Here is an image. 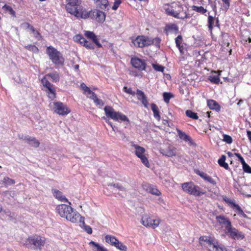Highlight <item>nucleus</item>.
<instances>
[{"mask_svg": "<svg viewBox=\"0 0 251 251\" xmlns=\"http://www.w3.org/2000/svg\"><path fill=\"white\" fill-rule=\"evenodd\" d=\"M78 0H68V3L66 6L67 11L72 15L78 18L85 19L89 16L90 13L79 4Z\"/></svg>", "mask_w": 251, "mask_h": 251, "instance_id": "1", "label": "nucleus"}, {"mask_svg": "<svg viewBox=\"0 0 251 251\" xmlns=\"http://www.w3.org/2000/svg\"><path fill=\"white\" fill-rule=\"evenodd\" d=\"M165 10L168 15L177 19H184L189 17L186 12L183 15L180 14L183 8L181 5L176 3H172Z\"/></svg>", "mask_w": 251, "mask_h": 251, "instance_id": "2", "label": "nucleus"}, {"mask_svg": "<svg viewBox=\"0 0 251 251\" xmlns=\"http://www.w3.org/2000/svg\"><path fill=\"white\" fill-rule=\"evenodd\" d=\"M104 110L107 117L109 118L118 122H126L127 124L129 123L128 118L120 112H117L111 106H106Z\"/></svg>", "mask_w": 251, "mask_h": 251, "instance_id": "3", "label": "nucleus"}, {"mask_svg": "<svg viewBox=\"0 0 251 251\" xmlns=\"http://www.w3.org/2000/svg\"><path fill=\"white\" fill-rule=\"evenodd\" d=\"M45 243V238L37 235H33L26 239L25 244L29 247L32 246L34 250H41Z\"/></svg>", "mask_w": 251, "mask_h": 251, "instance_id": "4", "label": "nucleus"}, {"mask_svg": "<svg viewBox=\"0 0 251 251\" xmlns=\"http://www.w3.org/2000/svg\"><path fill=\"white\" fill-rule=\"evenodd\" d=\"M49 106L54 113L59 115L65 116L71 112V110L67 106L60 101H55L50 103Z\"/></svg>", "mask_w": 251, "mask_h": 251, "instance_id": "5", "label": "nucleus"}, {"mask_svg": "<svg viewBox=\"0 0 251 251\" xmlns=\"http://www.w3.org/2000/svg\"><path fill=\"white\" fill-rule=\"evenodd\" d=\"M181 187L184 192L195 196H199L204 194L199 186L195 185L192 182L182 183Z\"/></svg>", "mask_w": 251, "mask_h": 251, "instance_id": "6", "label": "nucleus"}, {"mask_svg": "<svg viewBox=\"0 0 251 251\" xmlns=\"http://www.w3.org/2000/svg\"><path fill=\"white\" fill-rule=\"evenodd\" d=\"M47 52L53 62L58 61V63H63L64 62L62 54L56 49L51 46L47 48Z\"/></svg>", "mask_w": 251, "mask_h": 251, "instance_id": "7", "label": "nucleus"}, {"mask_svg": "<svg viewBox=\"0 0 251 251\" xmlns=\"http://www.w3.org/2000/svg\"><path fill=\"white\" fill-rule=\"evenodd\" d=\"M132 43L136 47L143 48L151 45L150 38L145 36H138L135 39H132Z\"/></svg>", "mask_w": 251, "mask_h": 251, "instance_id": "8", "label": "nucleus"}, {"mask_svg": "<svg viewBox=\"0 0 251 251\" xmlns=\"http://www.w3.org/2000/svg\"><path fill=\"white\" fill-rule=\"evenodd\" d=\"M143 225L146 227H152L153 228L157 227L160 223L159 219H152L147 214H145L141 220Z\"/></svg>", "mask_w": 251, "mask_h": 251, "instance_id": "9", "label": "nucleus"}, {"mask_svg": "<svg viewBox=\"0 0 251 251\" xmlns=\"http://www.w3.org/2000/svg\"><path fill=\"white\" fill-rule=\"evenodd\" d=\"M70 205V204H59L56 206V210L61 217L65 218L70 212H72V207Z\"/></svg>", "mask_w": 251, "mask_h": 251, "instance_id": "10", "label": "nucleus"}, {"mask_svg": "<svg viewBox=\"0 0 251 251\" xmlns=\"http://www.w3.org/2000/svg\"><path fill=\"white\" fill-rule=\"evenodd\" d=\"M82 217L76 211L72 208V212H70L69 214L67 215L65 219L72 223H78L79 221H82Z\"/></svg>", "mask_w": 251, "mask_h": 251, "instance_id": "11", "label": "nucleus"}, {"mask_svg": "<svg viewBox=\"0 0 251 251\" xmlns=\"http://www.w3.org/2000/svg\"><path fill=\"white\" fill-rule=\"evenodd\" d=\"M19 139L23 140L33 147H38L40 145L39 141L33 137L23 134L19 135Z\"/></svg>", "mask_w": 251, "mask_h": 251, "instance_id": "12", "label": "nucleus"}, {"mask_svg": "<svg viewBox=\"0 0 251 251\" xmlns=\"http://www.w3.org/2000/svg\"><path fill=\"white\" fill-rule=\"evenodd\" d=\"M226 232L229 233V236L234 239H243L245 237L242 232L238 231L234 227H232V226L228 228Z\"/></svg>", "mask_w": 251, "mask_h": 251, "instance_id": "13", "label": "nucleus"}, {"mask_svg": "<svg viewBox=\"0 0 251 251\" xmlns=\"http://www.w3.org/2000/svg\"><path fill=\"white\" fill-rule=\"evenodd\" d=\"M146 64H131V67L129 69L130 73L134 75H139V72L145 70Z\"/></svg>", "mask_w": 251, "mask_h": 251, "instance_id": "14", "label": "nucleus"}, {"mask_svg": "<svg viewBox=\"0 0 251 251\" xmlns=\"http://www.w3.org/2000/svg\"><path fill=\"white\" fill-rule=\"evenodd\" d=\"M160 152L167 157H173L176 155V149L170 146L166 149H160Z\"/></svg>", "mask_w": 251, "mask_h": 251, "instance_id": "15", "label": "nucleus"}, {"mask_svg": "<svg viewBox=\"0 0 251 251\" xmlns=\"http://www.w3.org/2000/svg\"><path fill=\"white\" fill-rule=\"evenodd\" d=\"M216 219L220 225H223L225 227L226 231L232 226L229 220L224 216H218L216 217Z\"/></svg>", "mask_w": 251, "mask_h": 251, "instance_id": "16", "label": "nucleus"}, {"mask_svg": "<svg viewBox=\"0 0 251 251\" xmlns=\"http://www.w3.org/2000/svg\"><path fill=\"white\" fill-rule=\"evenodd\" d=\"M88 13H90L89 17L93 15V16L96 17V19L99 22L102 23L105 21V15L104 12L100 10H94L93 11H90Z\"/></svg>", "mask_w": 251, "mask_h": 251, "instance_id": "17", "label": "nucleus"}, {"mask_svg": "<svg viewBox=\"0 0 251 251\" xmlns=\"http://www.w3.org/2000/svg\"><path fill=\"white\" fill-rule=\"evenodd\" d=\"M143 188L144 190L152 195L156 196H159L161 195V192L157 189V188L152 185L149 184H145L143 185Z\"/></svg>", "mask_w": 251, "mask_h": 251, "instance_id": "18", "label": "nucleus"}, {"mask_svg": "<svg viewBox=\"0 0 251 251\" xmlns=\"http://www.w3.org/2000/svg\"><path fill=\"white\" fill-rule=\"evenodd\" d=\"M53 196L58 200L62 202H66L68 203L69 204L71 205V203L68 201V199L62 194V193L58 190H52Z\"/></svg>", "mask_w": 251, "mask_h": 251, "instance_id": "19", "label": "nucleus"}, {"mask_svg": "<svg viewBox=\"0 0 251 251\" xmlns=\"http://www.w3.org/2000/svg\"><path fill=\"white\" fill-rule=\"evenodd\" d=\"M135 95H136L137 99L141 101L144 106L146 108H148V101L144 93L141 90H137V92H135Z\"/></svg>", "mask_w": 251, "mask_h": 251, "instance_id": "20", "label": "nucleus"}, {"mask_svg": "<svg viewBox=\"0 0 251 251\" xmlns=\"http://www.w3.org/2000/svg\"><path fill=\"white\" fill-rule=\"evenodd\" d=\"M84 35L88 39H91L93 43H95L99 48L101 47V45L98 41L97 36L94 32L90 31H85Z\"/></svg>", "mask_w": 251, "mask_h": 251, "instance_id": "21", "label": "nucleus"}, {"mask_svg": "<svg viewBox=\"0 0 251 251\" xmlns=\"http://www.w3.org/2000/svg\"><path fill=\"white\" fill-rule=\"evenodd\" d=\"M131 146L134 148V152L138 157L145 153L146 150L143 147L136 145L133 142L131 143Z\"/></svg>", "mask_w": 251, "mask_h": 251, "instance_id": "22", "label": "nucleus"}, {"mask_svg": "<svg viewBox=\"0 0 251 251\" xmlns=\"http://www.w3.org/2000/svg\"><path fill=\"white\" fill-rule=\"evenodd\" d=\"M201 177H202L205 180L209 182L213 185H216V182L211 177L208 176L207 174L200 171H198L197 173Z\"/></svg>", "mask_w": 251, "mask_h": 251, "instance_id": "23", "label": "nucleus"}, {"mask_svg": "<svg viewBox=\"0 0 251 251\" xmlns=\"http://www.w3.org/2000/svg\"><path fill=\"white\" fill-rule=\"evenodd\" d=\"M207 103L210 109L215 110L216 111H219L220 110L221 107L215 100H208Z\"/></svg>", "mask_w": 251, "mask_h": 251, "instance_id": "24", "label": "nucleus"}, {"mask_svg": "<svg viewBox=\"0 0 251 251\" xmlns=\"http://www.w3.org/2000/svg\"><path fill=\"white\" fill-rule=\"evenodd\" d=\"M177 132L180 139L184 140L185 142L191 143L192 140L191 137L186 134L185 132L182 131L179 129H176Z\"/></svg>", "mask_w": 251, "mask_h": 251, "instance_id": "25", "label": "nucleus"}, {"mask_svg": "<svg viewBox=\"0 0 251 251\" xmlns=\"http://www.w3.org/2000/svg\"><path fill=\"white\" fill-rule=\"evenodd\" d=\"M218 243L212 239L210 241H207L205 246L209 251H215Z\"/></svg>", "mask_w": 251, "mask_h": 251, "instance_id": "26", "label": "nucleus"}, {"mask_svg": "<svg viewBox=\"0 0 251 251\" xmlns=\"http://www.w3.org/2000/svg\"><path fill=\"white\" fill-rule=\"evenodd\" d=\"M45 91L50 99L53 100L56 97L55 90L53 85L46 88Z\"/></svg>", "mask_w": 251, "mask_h": 251, "instance_id": "27", "label": "nucleus"}, {"mask_svg": "<svg viewBox=\"0 0 251 251\" xmlns=\"http://www.w3.org/2000/svg\"><path fill=\"white\" fill-rule=\"evenodd\" d=\"M88 98L93 100L94 102L97 105L102 106L104 104L103 101L101 100L98 99L96 94L94 92L91 93V95L90 96H88Z\"/></svg>", "mask_w": 251, "mask_h": 251, "instance_id": "28", "label": "nucleus"}, {"mask_svg": "<svg viewBox=\"0 0 251 251\" xmlns=\"http://www.w3.org/2000/svg\"><path fill=\"white\" fill-rule=\"evenodd\" d=\"M15 183L14 179H11L7 176H5L3 179L0 180V184H3L5 186L7 187Z\"/></svg>", "mask_w": 251, "mask_h": 251, "instance_id": "29", "label": "nucleus"}, {"mask_svg": "<svg viewBox=\"0 0 251 251\" xmlns=\"http://www.w3.org/2000/svg\"><path fill=\"white\" fill-rule=\"evenodd\" d=\"M105 241L111 245L114 246L118 240L115 236L107 235L105 236Z\"/></svg>", "mask_w": 251, "mask_h": 251, "instance_id": "30", "label": "nucleus"}, {"mask_svg": "<svg viewBox=\"0 0 251 251\" xmlns=\"http://www.w3.org/2000/svg\"><path fill=\"white\" fill-rule=\"evenodd\" d=\"M89 244L93 246L94 251H108L106 249L94 241H91Z\"/></svg>", "mask_w": 251, "mask_h": 251, "instance_id": "31", "label": "nucleus"}, {"mask_svg": "<svg viewBox=\"0 0 251 251\" xmlns=\"http://www.w3.org/2000/svg\"><path fill=\"white\" fill-rule=\"evenodd\" d=\"M97 5L102 9H108V2L107 0H95Z\"/></svg>", "mask_w": 251, "mask_h": 251, "instance_id": "32", "label": "nucleus"}, {"mask_svg": "<svg viewBox=\"0 0 251 251\" xmlns=\"http://www.w3.org/2000/svg\"><path fill=\"white\" fill-rule=\"evenodd\" d=\"M79 223H80V226L83 227V229L87 233L90 234L92 233V228L90 226L85 224L84 219L83 217H82V221H79Z\"/></svg>", "mask_w": 251, "mask_h": 251, "instance_id": "33", "label": "nucleus"}, {"mask_svg": "<svg viewBox=\"0 0 251 251\" xmlns=\"http://www.w3.org/2000/svg\"><path fill=\"white\" fill-rule=\"evenodd\" d=\"M81 88L83 90V93L86 95V96L88 98V96H90L91 95V93H93L92 92L89 87H88L84 83H82L80 85Z\"/></svg>", "mask_w": 251, "mask_h": 251, "instance_id": "34", "label": "nucleus"}, {"mask_svg": "<svg viewBox=\"0 0 251 251\" xmlns=\"http://www.w3.org/2000/svg\"><path fill=\"white\" fill-rule=\"evenodd\" d=\"M226 160V156L223 155L218 160V163L219 165L225 168L226 169H227L228 168V165L227 163L225 162Z\"/></svg>", "mask_w": 251, "mask_h": 251, "instance_id": "35", "label": "nucleus"}, {"mask_svg": "<svg viewBox=\"0 0 251 251\" xmlns=\"http://www.w3.org/2000/svg\"><path fill=\"white\" fill-rule=\"evenodd\" d=\"M176 46L179 49L180 51L181 52L183 50V47L181 46V43L182 41V38L181 35H178L175 39Z\"/></svg>", "mask_w": 251, "mask_h": 251, "instance_id": "36", "label": "nucleus"}, {"mask_svg": "<svg viewBox=\"0 0 251 251\" xmlns=\"http://www.w3.org/2000/svg\"><path fill=\"white\" fill-rule=\"evenodd\" d=\"M192 8L193 10L197 11L201 14H204L207 11V10L204 8V7H203L202 6H197L193 5Z\"/></svg>", "mask_w": 251, "mask_h": 251, "instance_id": "37", "label": "nucleus"}, {"mask_svg": "<svg viewBox=\"0 0 251 251\" xmlns=\"http://www.w3.org/2000/svg\"><path fill=\"white\" fill-rule=\"evenodd\" d=\"M139 158L142 163L147 167L149 168L150 167V163L149 162L148 159L146 156L145 155V153L141 156H140L138 157Z\"/></svg>", "mask_w": 251, "mask_h": 251, "instance_id": "38", "label": "nucleus"}, {"mask_svg": "<svg viewBox=\"0 0 251 251\" xmlns=\"http://www.w3.org/2000/svg\"><path fill=\"white\" fill-rule=\"evenodd\" d=\"M114 247L121 251H126L127 250V247L119 240L117 241Z\"/></svg>", "mask_w": 251, "mask_h": 251, "instance_id": "39", "label": "nucleus"}, {"mask_svg": "<svg viewBox=\"0 0 251 251\" xmlns=\"http://www.w3.org/2000/svg\"><path fill=\"white\" fill-rule=\"evenodd\" d=\"M185 113L187 117L193 119H198L199 118L196 113H195L190 110H186Z\"/></svg>", "mask_w": 251, "mask_h": 251, "instance_id": "40", "label": "nucleus"}, {"mask_svg": "<svg viewBox=\"0 0 251 251\" xmlns=\"http://www.w3.org/2000/svg\"><path fill=\"white\" fill-rule=\"evenodd\" d=\"M48 76H47V75L44 77L42 80L41 82L44 87L46 88H48L49 87H51L52 84H51L48 80L47 79Z\"/></svg>", "mask_w": 251, "mask_h": 251, "instance_id": "41", "label": "nucleus"}, {"mask_svg": "<svg viewBox=\"0 0 251 251\" xmlns=\"http://www.w3.org/2000/svg\"><path fill=\"white\" fill-rule=\"evenodd\" d=\"M47 76L50 77L53 82H56L59 80V75L56 73L49 74Z\"/></svg>", "mask_w": 251, "mask_h": 251, "instance_id": "42", "label": "nucleus"}, {"mask_svg": "<svg viewBox=\"0 0 251 251\" xmlns=\"http://www.w3.org/2000/svg\"><path fill=\"white\" fill-rule=\"evenodd\" d=\"M209 80L213 83L218 84L220 81L219 75H210L209 76Z\"/></svg>", "mask_w": 251, "mask_h": 251, "instance_id": "43", "label": "nucleus"}, {"mask_svg": "<svg viewBox=\"0 0 251 251\" xmlns=\"http://www.w3.org/2000/svg\"><path fill=\"white\" fill-rule=\"evenodd\" d=\"M2 9L5 11H8L13 17L15 16V12L11 6L5 4L2 7Z\"/></svg>", "mask_w": 251, "mask_h": 251, "instance_id": "44", "label": "nucleus"}, {"mask_svg": "<svg viewBox=\"0 0 251 251\" xmlns=\"http://www.w3.org/2000/svg\"><path fill=\"white\" fill-rule=\"evenodd\" d=\"M164 100L165 102L168 103L173 95L170 93L165 92L163 95Z\"/></svg>", "mask_w": 251, "mask_h": 251, "instance_id": "45", "label": "nucleus"}, {"mask_svg": "<svg viewBox=\"0 0 251 251\" xmlns=\"http://www.w3.org/2000/svg\"><path fill=\"white\" fill-rule=\"evenodd\" d=\"M212 239L211 238L207 236H202L200 237V243L201 245L205 246V244H206V242L207 241H210Z\"/></svg>", "mask_w": 251, "mask_h": 251, "instance_id": "46", "label": "nucleus"}, {"mask_svg": "<svg viewBox=\"0 0 251 251\" xmlns=\"http://www.w3.org/2000/svg\"><path fill=\"white\" fill-rule=\"evenodd\" d=\"M84 44H83L84 47H85L88 49H91L93 50L94 49V45L93 43H92L88 41H87L86 39L85 40Z\"/></svg>", "mask_w": 251, "mask_h": 251, "instance_id": "47", "label": "nucleus"}, {"mask_svg": "<svg viewBox=\"0 0 251 251\" xmlns=\"http://www.w3.org/2000/svg\"><path fill=\"white\" fill-rule=\"evenodd\" d=\"M25 48L27 50L32 51L33 52L37 53L38 52V49L35 45H28L25 46Z\"/></svg>", "mask_w": 251, "mask_h": 251, "instance_id": "48", "label": "nucleus"}, {"mask_svg": "<svg viewBox=\"0 0 251 251\" xmlns=\"http://www.w3.org/2000/svg\"><path fill=\"white\" fill-rule=\"evenodd\" d=\"M243 169L245 173L251 174V167L246 162L242 164Z\"/></svg>", "mask_w": 251, "mask_h": 251, "instance_id": "49", "label": "nucleus"}, {"mask_svg": "<svg viewBox=\"0 0 251 251\" xmlns=\"http://www.w3.org/2000/svg\"><path fill=\"white\" fill-rule=\"evenodd\" d=\"M214 22V18L212 16L209 15L208 16V25L209 30L211 31L213 28V24Z\"/></svg>", "mask_w": 251, "mask_h": 251, "instance_id": "50", "label": "nucleus"}, {"mask_svg": "<svg viewBox=\"0 0 251 251\" xmlns=\"http://www.w3.org/2000/svg\"><path fill=\"white\" fill-rule=\"evenodd\" d=\"M152 66L154 70L157 71L163 72L164 71V67L159 64H152Z\"/></svg>", "mask_w": 251, "mask_h": 251, "instance_id": "51", "label": "nucleus"}, {"mask_svg": "<svg viewBox=\"0 0 251 251\" xmlns=\"http://www.w3.org/2000/svg\"><path fill=\"white\" fill-rule=\"evenodd\" d=\"M123 91L129 95H131L132 96H135V92L133 91L132 89L130 88H128L126 86H125L123 88Z\"/></svg>", "mask_w": 251, "mask_h": 251, "instance_id": "52", "label": "nucleus"}, {"mask_svg": "<svg viewBox=\"0 0 251 251\" xmlns=\"http://www.w3.org/2000/svg\"><path fill=\"white\" fill-rule=\"evenodd\" d=\"M109 186H113L114 188L119 190L120 191H125V188L119 184H110Z\"/></svg>", "mask_w": 251, "mask_h": 251, "instance_id": "53", "label": "nucleus"}, {"mask_svg": "<svg viewBox=\"0 0 251 251\" xmlns=\"http://www.w3.org/2000/svg\"><path fill=\"white\" fill-rule=\"evenodd\" d=\"M151 45L154 44L156 46L159 47L160 42V39L158 38H155L153 39L150 38Z\"/></svg>", "mask_w": 251, "mask_h": 251, "instance_id": "54", "label": "nucleus"}, {"mask_svg": "<svg viewBox=\"0 0 251 251\" xmlns=\"http://www.w3.org/2000/svg\"><path fill=\"white\" fill-rule=\"evenodd\" d=\"M223 137H224L223 141L224 142H226L227 144H231L232 143V138L230 136L226 135V134H224L223 135Z\"/></svg>", "mask_w": 251, "mask_h": 251, "instance_id": "55", "label": "nucleus"}, {"mask_svg": "<svg viewBox=\"0 0 251 251\" xmlns=\"http://www.w3.org/2000/svg\"><path fill=\"white\" fill-rule=\"evenodd\" d=\"M73 39L75 42L77 43H78L81 40H82L83 42L85 41V39L80 34L75 35Z\"/></svg>", "mask_w": 251, "mask_h": 251, "instance_id": "56", "label": "nucleus"}, {"mask_svg": "<svg viewBox=\"0 0 251 251\" xmlns=\"http://www.w3.org/2000/svg\"><path fill=\"white\" fill-rule=\"evenodd\" d=\"M2 195L4 197H7L8 195L11 197H14L16 196V193L14 191H6L2 193Z\"/></svg>", "mask_w": 251, "mask_h": 251, "instance_id": "57", "label": "nucleus"}, {"mask_svg": "<svg viewBox=\"0 0 251 251\" xmlns=\"http://www.w3.org/2000/svg\"><path fill=\"white\" fill-rule=\"evenodd\" d=\"M137 62H138V63H145L144 60H142L138 57H135L131 58L130 63H137Z\"/></svg>", "mask_w": 251, "mask_h": 251, "instance_id": "58", "label": "nucleus"}, {"mask_svg": "<svg viewBox=\"0 0 251 251\" xmlns=\"http://www.w3.org/2000/svg\"><path fill=\"white\" fill-rule=\"evenodd\" d=\"M230 203L232 204V207L235 209L238 213L242 210L240 206L235 202H231Z\"/></svg>", "mask_w": 251, "mask_h": 251, "instance_id": "59", "label": "nucleus"}, {"mask_svg": "<svg viewBox=\"0 0 251 251\" xmlns=\"http://www.w3.org/2000/svg\"><path fill=\"white\" fill-rule=\"evenodd\" d=\"M121 3V1L120 0H115L114 3V5L112 7V9L114 10H116Z\"/></svg>", "mask_w": 251, "mask_h": 251, "instance_id": "60", "label": "nucleus"}, {"mask_svg": "<svg viewBox=\"0 0 251 251\" xmlns=\"http://www.w3.org/2000/svg\"><path fill=\"white\" fill-rule=\"evenodd\" d=\"M224 2V7L226 10H227L230 6L229 0H222Z\"/></svg>", "mask_w": 251, "mask_h": 251, "instance_id": "61", "label": "nucleus"}, {"mask_svg": "<svg viewBox=\"0 0 251 251\" xmlns=\"http://www.w3.org/2000/svg\"><path fill=\"white\" fill-rule=\"evenodd\" d=\"M32 33L34 37L36 38L38 40H41L42 36L38 31L35 30V31H34Z\"/></svg>", "mask_w": 251, "mask_h": 251, "instance_id": "62", "label": "nucleus"}, {"mask_svg": "<svg viewBox=\"0 0 251 251\" xmlns=\"http://www.w3.org/2000/svg\"><path fill=\"white\" fill-rule=\"evenodd\" d=\"M235 155L239 159V160L240 161L241 163L242 164H243V163H244L245 162H246L244 159V158H243V157L238 153H234Z\"/></svg>", "mask_w": 251, "mask_h": 251, "instance_id": "63", "label": "nucleus"}, {"mask_svg": "<svg viewBox=\"0 0 251 251\" xmlns=\"http://www.w3.org/2000/svg\"><path fill=\"white\" fill-rule=\"evenodd\" d=\"M215 251H226V250L225 248L220 247L218 245L215 248Z\"/></svg>", "mask_w": 251, "mask_h": 251, "instance_id": "64", "label": "nucleus"}]
</instances>
